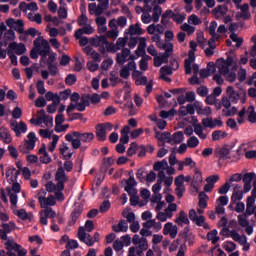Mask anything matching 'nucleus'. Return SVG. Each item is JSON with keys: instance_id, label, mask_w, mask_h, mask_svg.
Instances as JSON below:
<instances>
[{"instance_id": "338daca9", "label": "nucleus", "mask_w": 256, "mask_h": 256, "mask_svg": "<svg viewBox=\"0 0 256 256\" xmlns=\"http://www.w3.org/2000/svg\"><path fill=\"white\" fill-rule=\"evenodd\" d=\"M185 14H174V17H172L173 21H175V23H177L178 25H181V23H183V21H185Z\"/></svg>"}, {"instance_id": "79ce46f5", "label": "nucleus", "mask_w": 256, "mask_h": 256, "mask_svg": "<svg viewBox=\"0 0 256 256\" xmlns=\"http://www.w3.org/2000/svg\"><path fill=\"white\" fill-rule=\"evenodd\" d=\"M1 227L4 233L9 234L13 231V229H15V223L14 222L2 223Z\"/></svg>"}, {"instance_id": "864d4df0", "label": "nucleus", "mask_w": 256, "mask_h": 256, "mask_svg": "<svg viewBox=\"0 0 256 256\" xmlns=\"http://www.w3.org/2000/svg\"><path fill=\"white\" fill-rule=\"evenodd\" d=\"M48 71L52 77H57V75H59V67H57V64H49Z\"/></svg>"}, {"instance_id": "ea45409f", "label": "nucleus", "mask_w": 256, "mask_h": 256, "mask_svg": "<svg viewBox=\"0 0 256 256\" xmlns=\"http://www.w3.org/2000/svg\"><path fill=\"white\" fill-rule=\"evenodd\" d=\"M187 146L190 149H195V147L199 146V138H197L196 136H192L187 140Z\"/></svg>"}, {"instance_id": "c85d7f7f", "label": "nucleus", "mask_w": 256, "mask_h": 256, "mask_svg": "<svg viewBox=\"0 0 256 256\" xmlns=\"http://www.w3.org/2000/svg\"><path fill=\"white\" fill-rule=\"evenodd\" d=\"M161 13H163V8H161V6L159 5L154 6L152 14V20L154 21V23H159Z\"/></svg>"}, {"instance_id": "58836bf2", "label": "nucleus", "mask_w": 256, "mask_h": 256, "mask_svg": "<svg viewBox=\"0 0 256 256\" xmlns=\"http://www.w3.org/2000/svg\"><path fill=\"white\" fill-rule=\"evenodd\" d=\"M255 177H256L255 172H248L243 175L242 181L243 183L251 184L253 179H255Z\"/></svg>"}, {"instance_id": "6e6d98bb", "label": "nucleus", "mask_w": 256, "mask_h": 256, "mask_svg": "<svg viewBox=\"0 0 256 256\" xmlns=\"http://www.w3.org/2000/svg\"><path fill=\"white\" fill-rule=\"evenodd\" d=\"M55 61H57V53L50 52L48 59L43 61V63H46L47 65H55Z\"/></svg>"}, {"instance_id": "423d86ee", "label": "nucleus", "mask_w": 256, "mask_h": 256, "mask_svg": "<svg viewBox=\"0 0 256 256\" xmlns=\"http://www.w3.org/2000/svg\"><path fill=\"white\" fill-rule=\"evenodd\" d=\"M201 185H203V174L199 171V169L195 168L191 187L194 189L195 193H198Z\"/></svg>"}, {"instance_id": "4be33fe9", "label": "nucleus", "mask_w": 256, "mask_h": 256, "mask_svg": "<svg viewBox=\"0 0 256 256\" xmlns=\"http://www.w3.org/2000/svg\"><path fill=\"white\" fill-rule=\"evenodd\" d=\"M34 48L30 51L31 59H39V49H41V38H36L33 42Z\"/></svg>"}, {"instance_id": "bf43d9fd", "label": "nucleus", "mask_w": 256, "mask_h": 256, "mask_svg": "<svg viewBox=\"0 0 256 256\" xmlns=\"http://www.w3.org/2000/svg\"><path fill=\"white\" fill-rule=\"evenodd\" d=\"M120 77L122 79H129V77H131V71L129 68H127V66H123L120 70Z\"/></svg>"}, {"instance_id": "c9c22d12", "label": "nucleus", "mask_w": 256, "mask_h": 256, "mask_svg": "<svg viewBox=\"0 0 256 256\" xmlns=\"http://www.w3.org/2000/svg\"><path fill=\"white\" fill-rule=\"evenodd\" d=\"M110 82L112 87H115V85H119V83H123V79L119 78L115 72H110Z\"/></svg>"}, {"instance_id": "680f3d73", "label": "nucleus", "mask_w": 256, "mask_h": 256, "mask_svg": "<svg viewBox=\"0 0 256 256\" xmlns=\"http://www.w3.org/2000/svg\"><path fill=\"white\" fill-rule=\"evenodd\" d=\"M16 215L17 217H19V219H22V221H27L30 219L29 214L27 213V211H25V209L18 210Z\"/></svg>"}, {"instance_id": "473e14b6", "label": "nucleus", "mask_w": 256, "mask_h": 256, "mask_svg": "<svg viewBox=\"0 0 256 256\" xmlns=\"http://www.w3.org/2000/svg\"><path fill=\"white\" fill-rule=\"evenodd\" d=\"M95 139V134L93 132H87V133H82L80 141L82 143H91Z\"/></svg>"}, {"instance_id": "0e129e2a", "label": "nucleus", "mask_w": 256, "mask_h": 256, "mask_svg": "<svg viewBox=\"0 0 256 256\" xmlns=\"http://www.w3.org/2000/svg\"><path fill=\"white\" fill-rule=\"evenodd\" d=\"M47 105V100H45V97L40 96L35 101V107L43 108Z\"/></svg>"}, {"instance_id": "69168bd1", "label": "nucleus", "mask_w": 256, "mask_h": 256, "mask_svg": "<svg viewBox=\"0 0 256 256\" xmlns=\"http://www.w3.org/2000/svg\"><path fill=\"white\" fill-rule=\"evenodd\" d=\"M88 21H89V18H87V15H85L82 12V14L78 17V25H79V27H83V26L87 25Z\"/></svg>"}, {"instance_id": "4c0bfd02", "label": "nucleus", "mask_w": 256, "mask_h": 256, "mask_svg": "<svg viewBox=\"0 0 256 256\" xmlns=\"http://www.w3.org/2000/svg\"><path fill=\"white\" fill-rule=\"evenodd\" d=\"M8 191V196L10 198V203L13 205V207H17V203L19 201V198L17 197V194L11 192V188H6Z\"/></svg>"}, {"instance_id": "9d476101", "label": "nucleus", "mask_w": 256, "mask_h": 256, "mask_svg": "<svg viewBox=\"0 0 256 256\" xmlns=\"http://www.w3.org/2000/svg\"><path fill=\"white\" fill-rule=\"evenodd\" d=\"M12 131L16 134V137H21V133H27V124L21 121L17 123V121H13L10 124Z\"/></svg>"}, {"instance_id": "aec40b11", "label": "nucleus", "mask_w": 256, "mask_h": 256, "mask_svg": "<svg viewBox=\"0 0 256 256\" xmlns=\"http://www.w3.org/2000/svg\"><path fill=\"white\" fill-rule=\"evenodd\" d=\"M96 129V137L98 138V141H107V132L105 131V128L103 127V124L99 123L95 126Z\"/></svg>"}, {"instance_id": "a19ab883", "label": "nucleus", "mask_w": 256, "mask_h": 256, "mask_svg": "<svg viewBox=\"0 0 256 256\" xmlns=\"http://www.w3.org/2000/svg\"><path fill=\"white\" fill-rule=\"evenodd\" d=\"M136 177L140 183H144L145 179L147 178V172H146L145 168L138 169V171L136 173Z\"/></svg>"}, {"instance_id": "13d9d810", "label": "nucleus", "mask_w": 256, "mask_h": 256, "mask_svg": "<svg viewBox=\"0 0 256 256\" xmlns=\"http://www.w3.org/2000/svg\"><path fill=\"white\" fill-rule=\"evenodd\" d=\"M230 39L236 43V47L239 48L241 47V45H243V38H238L237 34H235V32H233L231 35H230Z\"/></svg>"}, {"instance_id": "8fccbe9b", "label": "nucleus", "mask_w": 256, "mask_h": 256, "mask_svg": "<svg viewBox=\"0 0 256 256\" xmlns=\"http://www.w3.org/2000/svg\"><path fill=\"white\" fill-rule=\"evenodd\" d=\"M130 35H141L142 29L139 27V24L130 25L128 29Z\"/></svg>"}, {"instance_id": "bb28decb", "label": "nucleus", "mask_w": 256, "mask_h": 256, "mask_svg": "<svg viewBox=\"0 0 256 256\" xmlns=\"http://www.w3.org/2000/svg\"><path fill=\"white\" fill-rule=\"evenodd\" d=\"M219 232L217 231V229H214L210 232L207 233V240L212 242V245H217V243L219 242Z\"/></svg>"}, {"instance_id": "6ab92c4d", "label": "nucleus", "mask_w": 256, "mask_h": 256, "mask_svg": "<svg viewBox=\"0 0 256 256\" xmlns=\"http://www.w3.org/2000/svg\"><path fill=\"white\" fill-rule=\"evenodd\" d=\"M0 141H3V143H6V145H9V143L13 141L9 129L0 127Z\"/></svg>"}, {"instance_id": "9b49d317", "label": "nucleus", "mask_w": 256, "mask_h": 256, "mask_svg": "<svg viewBox=\"0 0 256 256\" xmlns=\"http://www.w3.org/2000/svg\"><path fill=\"white\" fill-rule=\"evenodd\" d=\"M226 93L230 101L234 103V105H237L239 103L242 96V90L238 92V91H235V88H233V86H228L226 88Z\"/></svg>"}, {"instance_id": "09e8293b", "label": "nucleus", "mask_w": 256, "mask_h": 256, "mask_svg": "<svg viewBox=\"0 0 256 256\" xmlns=\"http://www.w3.org/2000/svg\"><path fill=\"white\" fill-rule=\"evenodd\" d=\"M160 141H165L166 143H173V139L171 138V133L170 132H163L160 137H158Z\"/></svg>"}, {"instance_id": "f3484780", "label": "nucleus", "mask_w": 256, "mask_h": 256, "mask_svg": "<svg viewBox=\"0 0 256 256\" xmlns=\"http://www.w3.org/2000/svg\"><path fill=\"white\" fill-rule=\"evenodd\" d=\"M128 230L129 224L126 220H120L118 224L112 226V231H114V233H127Z\"/></svg>"}, {"instance_id": "7c9ffc66", "label": "nucleus", "mask_w": 256, "mask_h": 256, "mask_svg": "<svg viewBox=\"0 0 256 256\" xmlns=\"http://www.w3.org/2000/svg\"><path fill=\"white\" fill-rule=\"evenodd\" d=\"M40 123L45 124L46 127H52L53 126V117L52 116L39 117L36 121V125H39Z\"/></svg>"}, {"instance_id": "2f4dec72", "label": "nucleus", "mask_w": 256, "mask_h": 256, "mask_svg": "<svg viewBox=\"0 0 256 256\" xmlns=\"http://www.w3.org/2000/svg\"><path fill=\"white\" fill-rule=\"evenodd\" d=\"M177 113V110L172 108L169 111L167 110H162L159 113V117H161V119H169V117H175V114Z\"/></svg>"}, {"instance_id": "4d7b16f0", "label": "nucleus", "mask_w": 256, "mask_h": 256, "mask_svg": "<svg viewBox=\"0 0 256 256\" xmlns=\"http://www.w3.org/2000/svg\"><path fill=\"white\" fill-rule=\"evenodd\" d=\"M225 251L227 253H233L235 249H237V245L232 241H226V245L224 246Z\"/></svg>"}, {"instance_id": "dca6fc26", "label": "nucleus", "mask_w": 256, "mask_h": 256, "mask_svg": "<svg viewBox=\"0 0 256 256\" xmlns=\"http://www.w3.org/2000/svg\"><path fill=\"white\" fill-rule=\"evenodd\" d=\"M241 189H242V187L239 184H236L234 186L233 192H232V195H231V198H230L232 203H237L238 201H242L243 200V195L245 193Z\"/></svg>"}, {"instance_id": "b1692460", "label": "nucleus", "mask_w": 256, "mask_h": 256, "mask_svg": "<svg viewBox=\"0 0 256 256\" xmlns=\"http://www.w3.org/2000/svg\"><path fill=\"white\" fill-rule=\"evenodd\" d=\"M145 49H147V40L144 37H142V38H140V42L135 51V54L137 55V57H141V56L145 55V53H146Z\"/></svg>"}, {"instance_id": "cd10ccee", "label": "nucleus", "mask_w": 256, "mask_h": 256, "mask_svg": "<svg viewBox=\"0 0 256 256\" xmlns=\"http://www.w3.org/2000/svg\"><path fill=\"white\" fill-rule=\"evenodd\" d=\"M193 61H195V54H189V58L184 61L186 75H191V63H193Z\"/></svg>"}, {"instance_id": "7ed1b4c3", "label": "nucleus", "mask_w": 256, "mask_h": 256, "mask_svg": "<svg viewBox=\"0 0 256 256\" xmlns=\"http://www.w3.org/2000/svg\"><path fill=\"white\" fill-rule=\"evenodd\" d=\"M40 39V48L39 55L41 57L40 63H43L45 59H47L48 55H51V46L49 45V41L45 40L43 37H38Z\"/></svg>"}, {"instance_id": "603ef678", "label": "nucleus", "mask_w": 256, "mask_h": 256, "mask_svg": "<svg viewBox=\"0 0 256 256\" xmlns=\"http://www.w3.org/2000/svg\"><path fill=\"white\" fill-rule=\"evenodd\" d=\"M196 93L200 97H207L209 95V88L207 86H200L196 89Z\"/></svg>"}, {"instance_id": "f704fd0d", "label": "nucleus", "mask_w": 256, "mask_h": 256, "mask_svg": "<svg viewBox=\"0 0 256 256\" xmlns=\"http://www.w3.org/2000/svg\"><path fill=\"white\" fill-rule=\"evenodd\" d=\"M227 137V132H223L221 130H215L212 132V139L214 141H220V139H225Z\"/></svg>"}, {"instance_id": "052dcab7", "label": "nucleus", "mask_w": 256, "mask_h": 256, "mask_svg": "<svg viewBox=\"0 0 256 256\" xmlns=\"http://www.w3.org/2000/svg\"><path fill=\"white\" fill-rule=\"evenodd\" d=\"M44 215L48 217V219H55L57 217V213L53 208H46L45 210H42Z\"/></svg>"}, {"instance_id": "e433bc0d", "label": "nucleus", "mask_w": 256, "mask_h": 256, "mask_svg": "<svg viewBox=\"0 0 256 256\" xmlns=\"http://www.w3.org/2000/svg\"><path fill=\"white\" fill-rule=\"evenodd\" d=\"M248 121L249 123H256V112H255V106L251 105L248 107Z\"/></svg>"}, {"instance_id": "ddd939ff", "label": "nucleus", "mask_w": 256, "mask_h": 256, "mask_svg": "<svg viewBox=\"0 0 256 256\" xmlns=\"http://www.w3.org/2000/svg\"><path fill=\"white\" fill-rule=\"evenodd\" d=\"M129 55H131V50L129 48H123L121 53L116 54V63L118 65H125L129 61Z\"/></svg>"}, {"instance_id": "5701e85b", "label": "nucleus", "mask_w": 256, "mask_h": 256, "mask_svg": "<svg viewBox=\"0 0 256 256\" xmlns=\"http://www.w3.org/2000/svg\"><path fill=\"white\" fill-rule=\"evenodd\" d=\"M54 205H57V201L53 195L44 198V201L40 202V207L42 209H49V207H54Z\"/></svg>"}, {"instance_id": "2eb2a0df", "label": "nucleus", "mask_w": 256, "mask_h": 256, "mask_svg": "<svg viewBox=\"0 0 256 256\" xmlns=\"http://www.w3.org/2000/svg\"><path fill=\"white\" fill-rule=\"evenodd\" d=\"M40 156V162L43 163L44 165H49L51 163L52 159L51 156H49V153H47V145L45 143L41 144V147L38 151Z\"/></svg>"}, {"instance_id": "5fc2aeb1", "label": "nucleus", "mask_w": 256, "mask_h": 256, "mask_svg": "<svg viewBox=\"0 0 256 256\" xmlns=\"http://www.w3.org/2000/svg\"><path fill=\"white\" fill-rule=\"evenodd\" d=\"M57 143H59V137L57 136V134H54L52 136V143L48 147V151H50V153H53V151H55V148L57 147Z\"/></svg>"}, {"instance_id": "393cba45", "label": "nucleus", "mask_w": 256, "mask_h": 256, "mask_svg": "<svg viewBox=\"0 0 256 256\" xmlns=\"http://www.w3.org/2000/svg\"><path fill=\"white\" fill-rule=\"evenodd\" d=\"M133 187H137V181L135 180V178H133V176H131L126 181V186L124 187V191H126V193H128V195H131V193L133 191H135V189H133Z\"/></svg>"}, {"instance_id": "412c9836", "label": "nucleus", "mask_w": 256, "mask_h": 256, "mask_svg": "<svg viewBox=\"0 0 256 256\" xmlns=\"http://www.w3.org/2000/svg\"><path fill=\"white\" fill-rule=\"evenodd\" d=\"M175 223H177V225H179L180 227H183V224L189 225L191 221H189V216H187V213L181 210L179 212V216L175 219Z\"/></svg>"}, {"instance_id": "39448f33", "label": "nucleus", "mask_w": 256, "mask_h": 256, "mask_svg": "<svg viewBox=\"0 0 256 256\" xmlns=\"http://www.w3.org/2000/svg\"><path fill=\"white\" fill-rule=\"evenodd\" d=\"M78 239L88 247H93L95 245V241H93L91 234L85 232V228L83 226H80L78 229Z\"/></svg>"}, {"instance_id": "49530a36", "label": "nucleus", "mask_w": 256, "mask_h": 256, "mask_svg": "<svg viewBox=\"0 0 256 256\" xmlns=\"http://www.w3.org/2000/svg\"><path fill=\"white\" fill-rule=\"evenodd\" d=\"M36 89L39 95H45V93H47V90L45 89V82H43V80L37 81Z\"/></svg>"}, {"instance_id": "3c124183", "label": "nucleus", "mask_w": 256, "mask_h": 256, "mask_svg": "<svg viewBox=\"0 0 256 256\" xmlns=\"http://www.w3.org/2000/svg\"><path fill=\"white\" fill-rule=\"evenodd\" d=\"M127 41H128L127 37L118 38V40L116 41V51L123 49V47L127 45Z\"/></svg>"}, {"instance_id": "f03ea898", "label": "nucleus", "mask_w": 256, "mask_h": 256, "mask_svg": "<svg viewBox=\"0 0 256 256\" xmlns=\"http://www.w3.org/2000/svg\"><path fill=\"white\" fill-rule=\"evenodd\" d=\"M55 180L58 183V191H64L65 183L69 181V177H67V174H65V169L62 166H59V168L57 169L55 174Z\"/></svg>"}, {"instance_id": "f257e3e1", "label": "nucleus", "mask_w": 256, "mask_h": 256, "mask_svg": "<svg viewBox=\"0 0 256 256\" xmlns=\"http://www.w3.org/2000/svg\"><path fill=\"white\" fill-rule=\"evenodd\" d=\"M5 247H6V250L8 251L7 256H17V254L18 256H27V249L22 248L21 245L17 244V242L8 240L5 243Z\"/></svg>"}, {"instance_id": "72a5a7b5", "label": "nucleus", "mask_w": 256, "mask_h": 256, "mask_svg": "<svg viewBox=\"0 0 256 256\" xmlns=\"http://www.w3.org/2000/svg\"><path fill=\"white\" fill-rule=\"evenodd\" d=\"M166 167H169V164L167 163L166 159H163L162 161H158L153 165L154 171H161V170L163 171V169H165Z\"/></svg>"}, {"instance_id": "c756f323", "label": "nucleus", "mask_w": 256, "mask_h": 256, "mask_svg": "<svg viewBox=\"0 0 256 256\" xmlns=\"http://www.w3.org/2000/svg\"><path fill=\"white\" fill-rule=\"evenodd\" d=\"M198 199V206L200 207V209H207V200L205 199H209V196H207L205 192H200L198 195Z\"/></svg>"}, {"instance_id": "0eeeda50", "label": "nucleus", "mask_w": 256, "mask_h": 256, "mask_svg": "<svg viewBox=\"0 0 256 256\" xmlns=\"http://www.w3.org/2000/svg\"><path fill=\"white\" fill-rule=\"evenodd\" d=\"M230 155L231 150L229 149V145L227 144L215 149V157H217L220 161H225V159H231Z\"/></svg>"}, {"instance_id": "a211bd4d", "label": "nucleus", "mask_w": 256, "mask_h": 256, "mask_svg": "<svg viewBox=\"0 0 256 256\" xmlns=\"http://www.w3.org/2000/svg\"><path fill=\"white\" fill-rule=\"evenodd\" d=\"M216 67L219 69L220 75H229V66L225 63V60L223 58H219L216 60Z\"/></svg>"}, {"instance_id": "a878e982", "label": "nucleus", "mask_w": 256, "mask_h": 256, "mask_svg": "<svg viewBox=\"0 0 256 256\" xmlns=\"http://www.w3.org/2000/svg\"><path fill=\"white\" fill-rule=\"evenodd\" d=\"M171 139H172V143H170V145H179V143H183V139H185V135L183 134V132L178 131L172 135Z\"/></svg>"}, {"instance_id": "6e6552de", "label": "nucleus", "mask_w": 256, "mask_h": 256, "mask_svg": "<svg viewBox=\"0 0 256 256\" xmlns=\"http://www.w3.org/2000/svg\"><path fill=\"white\" fill-rule=\"evenodd\" d=\"M27 51V48L25 47V44L23 43H17V42H11L8 45L7 53H16V55H24V53Z\"/></svg>"}, {"instance_id": "4468645a", "label": "nucleus", "mask_w": 256, "mask_h": 256, "mask_svg": "<svg viewBox=\"0 0 256 256\" xmlns=\"http://www.w3.org/2000/svg\"><path fill=\"white\" fill-rule=\"evenodd\" d=\"M83 213V208L81 206H76L72 213L70 214V218L68 220V227H73L75 223H77V219L81 217Z\"/></svg>"}, {"instance_id": "f8f14e48", "label": "nucleus", "mask_w": 256, "mask_h": 256, "mask_svg": "<svg viewBox=\"0 0 256 256\" xmlns=\"http://www.w3.org/2000/svg\"><path fill=\"white\" fill-rule=\"evenodd\" d=\"M202 125L208 129H215V127H223V121L221 119L203 118Z\"/></svg>"}, {"instance_id": "a18cd8bd", "label": "nucleus", "mask_w": 256, "mask_h": 256, "mask_svg": "<svg viewBox=\"0 0 256 256\" xmlns=\"http://www.w3.org/2000/svg\"><path fill=\"white\" fill-rule=\"evenodd\" d=\"M45 187H46V191H48V193H53L55 191H59L58 184L55 185V183H53V181H48L46 183Z\"/></svg>"}, {"instance_id": "1a4fd4ad", "label": "nucleus", "mask_w": 256, "mask_h": 256, "mask_svg": "<svg viewBox=\"0 0 256 256\" xmlns=\"http://www.w3.org/2000/svg\"><path fill=\"white\" fill-rule=\"evenodd\" d=\"M178 237L184 239L183 246L185 247V243H188L189 247H192L193 243H195V235L191 233L189 227H185L182 232L179 233Z\"/></svg>"}, {"instance_id": "de8ad7c7", "label": "nucleus", "mask_w": 256, "mask_h": 256, "mask_svg": "<svg viewBox=\"0 0 256 256\" xmlns=\"http://www.w3.org/2000/svg\"><path fill=\"white\" fill-rule=\"evenodd\" d=\"M137 151H138V145L136 144V142H132L129 148L127 149L128 157H133V155H135Z\"/></svg>"}, {"instance_id": "20e7f679", "label": "nucleus", "mask_w": 256, "mask_h": 256, "mask_svg": "<svg viewBox=\"0 0 256 256\" xmlns=\"http://www.w3.org/2000/svg\"><path fill=\"white\" fill-rule=\"evenodd\" d=\"M37 143V135L35 134V132H30L27 135V140H24V147L22 148L20 147V151L22 153H29V151H33V149H35V144Z\"/></svg>"}, {"instance_id": "774afa93", "label": "nucleus", "mask_w": 256, "mask_h": 256, "mask_svg": "<svg viewBox=\"0 0 256 256\" xmlns=\"http://www.w3.org/2000/svg\"><path fill=\"white\" fill-rule=\"evenodd\" d=\"M79 248V243L77 242V240H68L67 244H66V249H78Z\"/></svg>"}, {"instance_id": "37998d69", "label": "nucleus", "mask_w": 256, "mask_h": 256, "mask_svg": "<svg viewBox=\"0 0 256 256\" xmlns=\"http://www.w3.org/2000/svg\"><path fill=\"white\" fill-rule=\"evenodd\" d=\"M77 83V76L75 74H69L65 78V84L71 87Z\"/></svg>"}, {"instance_id": "e2e57ef3", "label": "nucleus", "mask_w": 256, "mask_h": 256, "mask_svg": "<svg viewBox=\"0 0 256 256\" xmlns=\"http://www.w3.org/2000/svg\"><path fill=\"white\" fill-rule=\"evenodd\" d=\"M238 224L240 227H248L249 226V220H247V217L243 216V214L238 215Z\"/></svg>"}, {"instance_id": "c03bdc74", "label": "nucleus", "mask_w": 256, "mask_h": 256, "mask_svg": "<svg viewBox=\"0 0 256 256\" xmlns=\"http://www.w3.org/2000/svg\"><path fill=\"white\" fill-rule=\"evenodd\" d=\"M130 205L132 207H136V205H139V196H137V190H133L130 195Z\"/></svg>"}]
</instances>
